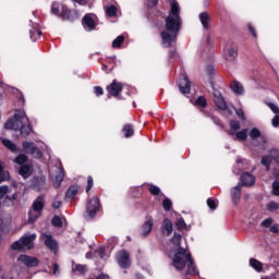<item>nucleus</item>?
Returning <instances> with one entry per match:
<instances>
[{
	"mask_svg": "<svg viewBox=\"0 0 279 279\" xmlns=\"http://www.w3.org/2000/svg\"><path fill=\"white\" fill-rule=\"evenodd\" d=\"M34 241H36V233L25 234L20 240L12 244V250H32L34 247Z\"/></svg>",
	"mask_w": 279,
	"mask_h": 279,
	"instance_id": "39448f33",
	"label": "nucleus"
},
{
	"mask_svg": "<svg viewBox=\"0 0 279 279\" xmlns=\"http://www.w3.org/2000/svg\"><path fill=\"white\" fill-rule=\"evenodd\" d=\"M177 228H179V230H184V228H186V222H184V219L179 218L175 222Z\"/></svg>",
	"mask_w": 279,
	"mask_h": 279,
	"instance_id": "c03bdc74",
	"label": "nucleus"
},
{
	"mask_svg": "<svg viewBox=\"0 0 279 279\" xmlns=\"http://www.w3.org/2000/svg\"><path fill=\"white\" fill-rule=\"evenodd\" d=\"M11 221H12V218H10V216L0 218V231L5 230L8 226H10Z\"/></svg>",
	"mask_w": 279,
	"mask_h": 279,
	"instance_id": "7c9ffc66",
	"label": "nucleus"
},
{
	"mask_svg": "<svg viewBox=\"0 0 279 279\" xmlns=\"http://www.w3.org/2000/svg\"><path fill=\"white\" fill-rule=\"evenodd\" d=\"M72 271L76 276H83V274L88 271V268L86 267V265H80V264H75V262H72Z\"/></svg>",
	"mask_w": 279,
	"mask_h": 279,
	"instance_id": "4be33fe9",
	"label": "nucleus"
},
{
	"mask_svg": "<svg viewBox=\"0 0 279 279\" xmlns=\"http://www.w3.org/2000/svg\"><path fill=\"white\" fill-rule=\"evenodd\" d=\"M97 279H110V278L106 275H100Z\"/></svg>",
	"mask_w": 279,
	"mask_h": 279,
	"instance_id": "69168bd1",
	"label": "nucleus"
},
{
	"mask_svg": "<svg viewBox=\"0 0 279 279\" xmlns=\"http://www.w3.org/2000/svg\"><path fill=\"white\" fill-rule=\"evenodd\" d=\"M52 226H54L56 228H61V226H62V218L58 217V216H54L52 218Z\"/></svg>",
	"mask_w": 279,
	"mask_h": 279,
	"instance_id": "79ce46f5",
	"label": "nucleus"
},
{
	"mask_svg": "<svg viewBox=\"0 0 279 279\" xmlns=\"http://www.w3.org/2000/svg\"><path fill=\"white\" fill-rule=\"evenodd\" d=\"M241 182L244 186H252L256 182V179L250 172H244L241 175Z\"/></svg>",
	"mask_w": 279,
	"mask_h": 279,
	"instance_id": "aec40b11",
	"label": "nucleus"
},
{
	"mask_svg": "<svg viewBox=\"0 0 279 279\" xmlns=\"http://www.w3.org/2000/svg\"><path fill=\"white\" fill-rule=\"evenodd\" d=\"M266 279H276V275H270V276L266 277Z\"/></svg>",
	"mask_w": 279,
	"mask_h": 279,
	"instance_id": "338daca9",
	"label": "nucleus"
},
{
	"mask_svg": "<svg viewBox=\"0 0 279 279\" xmlns=\"http://www.w3.org/2000/svg\"><path fill=\"white\" fill-rule=\"evenodd\" d=\"M52 206H53V208H60V206H62V202L61 201H54L52 203Z\"/></svg>",
	"mask_w": 279,
	"mask_h": 279,
	"instance_id": "e2e57ef3",
	"label": "nucleus"
},
{
	"mask_svg": "<svg viewBox=\"0 0 279 279\" xmlns=\"http://www.w3.org/2000/svg\"><path fill=\"white\" fill-rule=\"evenodd\" d=\"M199 21L205 29H208L210 23V15L208 13L204 12L199 14Z\"/></svg>",
	"mask_w": 279,
	"mask_h": 279,
	"instance_id": "a878e982",
	"label": "nucleus"
},
{
	"mask_svg": "<svg viewBox=\"0 0 279 279\" xmlns=\"http://www.w3.org/2000/svg\"><path fill=\"white\" fill-rule=\"evenodd\" d=\"M162 206H163L165 210L169 211V210H171L173 203H171V199L166 198L162 203Z\"/></svg>",
	"mask_w": 279,
	"mask_h": 279,
	"instance_id": "37998d69",
	"label": "nucleus"
},
{
	"mask_svg": "<svg viewBox=\"0 0 279 279\" xmlns=\"http://www.w3.org/2000/svg\"><path fill=\"white\" fill-rule=\"evenodd\" d=\"M51 13L56 16H62L63 19H68V21H71V19H73V12L62 3L53 2L51 7Z\"/></svg>",
	"mask_w": 279,
	"mask_h": 279,
	"instance_id": "0eeeda50",
	"label": "nucleus"
},
{
	"mask_svg": "<svg viewBox=\"0 0 279 279\" xmlns=\"http://www.w3.org/2000/svg\"><path fill=\"white\" fill-rule=\"evenodd\" d=\"M107 90L112 97H119L121 90H123V85L117 81H113L112 84L107 86Z\"/></svg>",
	"mask_w": 279,
	"mask_h": 279,
	"instance_id": "f3484780",
	"label": "nucleus"
},
{
	"mask_svg": "<svg viewBox=\"0 0 279 279\" xmlns=\"http://www.w3.org/2000/svg\"><path fill=\"white\" fill-rule=\"evenodd\" d=\"M172 265L177 271H184L186 276H198L199 271L191 258V253L184 248H178L173 251Z\"/></svg>",
	"mask_w": 279,
	"mask_h": 279,
	"instance_id": "f03ea898",
	"label": "nucleus"
},
{
	"mask_svg": "<svg viewBox=\"0 0 279 279\" xmlns=\"http://www.w3.org/2000/svg\"><path fill=\"white\" fill-rule=\"evenodd\" d=\"M52 269L54 276H60V266H58V264H52Z\"/></svg>",
	"mask_w": 279,
	"mask_h": 279,
	"instance_id": "6e6d98bb",
	"label": "nucleus"
},
{
	"mask_svg": "<svg viewBox=\"0 0 279 279\" xmlns=\"http://www.w3.org/2000/svg\"><path fill=\"white\" fill-rule=\"evenodd\" d=\"M90 189H93V177H88V179H87L86 193H89Z\"/></svg>",
	"mask_w": 279,
	"mask_h": 279,
	"instance_id": "603ef678",
	"label": "nucleus"
},
{
	"mask_svg": "<svg viewBox=\"0 0 279 279\" xmlns=\"http://www.w3.org/2000/svg\"><path fill=\"white\" fill-rule=\"evenodd\" d=\"M274 157H271V153H270V156H264L262 158V165H264V167H266V171H269V165H271V159Z\"/></svg>",
	"mask_w": 279,
	"mask_h": 279,
	"instance_id": "c9c22d12",
	"label": "nucleus"
},
{
	"mask_svg": "<svg viewBox=\"0 0 279 279\" xmlns=\"http://www.w3.org/2000/svg\"><path fill=\"white\" fill-rule=\"evenodd\" d=\"M151 228H154V221L151 219H148L143 226H142V234L144 236H147L149 232H151Z\"/></svg>",
	"mask_w": 279,
	"mask_h": 279,
	"instance_id": "b1692460",
	"label": "nucleus"
},
{
	"mask_svg": "<svg viewBox=\"0 0 279 279\" xmlns=\"http://www.w3.org/2000/svg\"><path fill=\"white\" fill-rule=\"evenodd\" d=\"M180 92L183 93V95H189L191 93V82L186 77V74L184 71L181 72V77L178 81Z\"/></svg>",
	"mask_w": 279,
	"mask_h": 279,
	"instance_id": "ddd939ff",
	"label": "nucleus"
},
{
	"mask_svg": "<svg viewBox=\"0 0 279 279\" xmlns=\"http://www.w3.org/2000/svg\"><path fill=\"white\" fill-rule=\"evenodd\" d=\"M148 191H150L153 195H158L160 193V187L156 185H149Z\"/></svg>",
	"mask_w": 279,
	"mask_h": 279,
	"instance_id": "09e8293b",
	"label": "nucleus"
},
{
	"mask_svg": "<svg viewBox=\"0 0 279 279\" xmlns=\"http://www.w3.org/2000/svg\"><path fill=\"white\" fill-rule=\"evenodd\" d=\"M41 240L44 241L46 247L53 252V254H58V242L53 239L51 233L41 234Z\"/></svg>",
	"mask_w": 279,
	"mask_h": 279,
	"instance_id": "f8f14e48",
	"label": "nucleus"
},
{
	"mask_svg": "<svg viewBox=\"0 0 279 279\" xmlns=\"http://www.w3.org/2000/svg\"><path fill=\"white\" fill-rule=\"evenodd\" d=\"M182 241V235L174 233V235L172 236V239L170 240V242L172 243V245H174L175 250H182V247H180V243Z\"/></svg>",
	"mask_w": 279,
	"mask_h": 279,
	"instance_id": "cd10ccee",
	"label": "nucleus"
},
{
	"mask_svg": "<svg viewBox=\"0 0 279 279\" xmlns=\"http://www.w3.org/2000/svg\"><path fill=\"white\" fill-rule=\"evenodd\" d=\"M171 11L166 19V31L161 32V45L171 47L178 38V32L182 28V19L180 17V4L178 1L170 0Z\"/></svg>",
	"mask_w": 279,
	"mask_h": 279,
	"instance_id": "f257e3e1",
	"label": "nucleus"
},
{
	"mask_svg": "<svg viewBox=\"0 0 279 279\" xmlns=\"http://www.w3.org/2000/svg\"><path fill=\"white\" fill-rule=\"evenodd\" d=\"M5 178L8 177L5 175V172H3V167L0 166V182H3Z\"/></svg>",
	"mask_w": 279,
	"mask_h": 279,
	"instance_id": "13d9d810",
	"label": "nucleus"
},
{
	"mask_svg": "<svg viewBox=\"0 0 279 279\" xmlns=\"http://www.w3.org/2000/svg\"><path fill=\"white\" fill-rule=\"evenodd\" d=\"M95 90V95H97L99 97V95H104V88H101L100 86H96L94 87Z\"/></svg>",
	"mask_w": 279,
	"mask_h": 279,
	"instance_id": "4d7b16f0",
	"label": "nucleus"
},
{
	"mask_svg": "<svg viewBox=\"0 0 279 279\" xmlns=\"http://www.w3.org/2000/svg\"><path fill=\"white\" fill-rule=\"evenodd\" d=\"M122 132L124 133L125 138L134 136V128L131 124H125L122 129Z\"/></svg>",
	"mask_w": 279,
	"mask_h": 279,
	"instance_id": "c85d7f7f",
	"label": "nucleus"
},
{
	"mask_svg": "<svg viewBox=\"0 0 279 279\" xmlns=\"http://www.w3.org/2000/svg\"><path fill=\"white\" fill-rule=\"evenodd\" d=\"M235 114H238L242 121H245V113L243 112V109H236Z\"/></svg>",
	"mask_w": 279,
	"mask_h": 279,
	"instance_id": "5fc2aeb1",
	"label": "nucleus"
},
{
	"mask_svg": "<svg viewBox=\"0 0 279 279\" xmlns=\"http://www.w3.org/2000/svg\"><path fill=\"white\" fill-rule=\"evenodd\" d=\"M2 144L4 145V147H7V149H9L10 151H16V145L12 143V141L10 140H2Z\"/></svg>",
	"mask_w": 279,
	"mask_h": 279,
	"instance_id": "f704fd0d",
	"label": "nucleus"
},
{
	"mask_svg": "<svg viewBox=\"0 0 279 279\" xmlns=\"http://www.w3.org/2000/svg\"><path fill=\"white\" fill-rule=\"evenodd\" d=\"M268 108H270V110H272L274 114H276V117H274L271 120V124L274 128H278V125H279V107H277L274 102H268Z\"/></svg>",
	"mask_w": 279,
	"mask_h": 279,
	"instance_id": "6ab92c4d",
	"label": "nucleus"
},
{
	"mask_svg": "<svg viewBox=\"0 0 279 279\" xmlns=\"http://www.w3.org/2000/svg\"><path fill=\"white\" fill-rule=\"evenodd\" d=\"M5 130L21 131V136L27 138L32 133V125L29 124V119L25 111H17L14 117L9 119L4 124Z\"/></svg>",
	"mask_w": 279,
	"mask_h": 279,
	"instance_id": "7ed1b4c3",
	"label": "nucleus"
},
{
	"mask_svg": "<svg viewBox=\"0 0 279 279\" xmlns=\"http://www.w3.org/2000/svg\"><path fill=\"white\" fill-rule=\"evenodd\" d=\"M271 223H274V219L272 218H267L262 222V226L264 228H271Z\"/></svg>",
	"mask_w": 279,
	"mask_h": 279,
	"instance_id": "8fccbe9b",
	"label": "nucleus"
},
{
	"mask_svg": "<svg viewBox=\"0 0 279 279\" xmlns=\"http://www.w3.org/2000/svg\"><path fill=\"white\" fill-rule=\"evenodd\" d=\"M104 5H105L106 14L108 16H117L119 12L117 2H113L112 0H104Z\"/></svg>",
	"mask_w": 279,
	"mask_h": 279,
	"instance_id": "2eb2a0df",
	"label": "nucleus"
},
{
	"mask_svg": "<svg viewBox=\"0 0 279 279\" xmlns=\"http://www.w3.org/2000/svg\"><path fill=\"white\" fill-rule=\"evenodd\" d=\"M238 56H239V48L236 47V44L232 41L228 43L223 49L225 60H228V62H234Z\"/></svg>",
	"mask_w": 279,
	"mask_h": 279,
	"instance_id": "6e6552de",
	"label": "nucleus"
},
{
	"mask_svg": "<svg viewBox=\"0 0 279 279\" xmlns=\"http://www.w3.org/2000/svg\"><path fill=\"white\" fill-rule=\"evenodd\" d=\"M17 260L25 265L26 267H36L38 265V259L29 255H21Z\"/></svg>",
	"mask_w": 279,
	"mask_h": 279,
	"instance_id": "dca6fc26",
	"label": "nucleus"
},
{
	"mask_svg": "<svg viewBox=\"0 0 279 279\" xmlns=\"http://www.w3.org/2000/svg\"><path fill=\"white\" fill-rule=\"evenodd\" d=\"M272 195L279 197V181L272 183Z\"/></svg>",
	"mask_w": 279,
	"mask_h": 279,
	"instance_id": "a18cd8bd",
	"label": "nucleus"
},
{
	"mask_svg": "<svg viewBox=\"0 0 279 279\" xmlns=\"http://www.w3.org/2000/svg\"><path fill=\"white\" fill-rule=\"evenodd\" d=\"M17 194L15 192H12V189H10L8 185H1L0 186V207L5 206L9 202H14L16 199Z\"/></svg>",
	"mask_w": 279,
	"mask_h": 279,
	"instance_id": "423d86ee",
	"label": "nucleus"
},
{
	"mask_svg": "<svg viewBox=\"0 0 279 279\" xmlns=\"http://www.w3.org/2000/svg\"><path fill=\"white\" fill-rule=\"evenodd\" d=\"M207 206L208 208H210V210H217V206H219V203L216 199L208 198Z\"/></svg>",
	"mask_w": 279,
	"mask_h": 279,
	"instance_id": "58836bf2",
	"label": "nucleus"
},
{
	"mask_svg": "<svg viewBox=\"0 0 279 279\" xmlns=\"http://www.w3.org/2000/svg\"><path fill=\"white\" fill-rule=\"evenodd\" d=\"M241 189H243V185L238 184L231 190V197L233 204H239V199H241Z\"/></svg>",
	"mask_w": 279,
	"mask_h": 279,
	"instance_id": "412c9836",
	"label": "nucleus"
},
{
	"mask_svg": "<svg viewBox=\"0 0 279 279\" xmlns=\"http://www.w3.org/2000/svg\"><path fill=\"white\" fill-rule=\"evenodd\" d=\"M62 180H64V173L62 172V169H60L59 174L54 178V186H60V184H62Z\"/></svg>",
	"mask_w": 279,
	"mask_h": 279,
	"instance_id": "e433bc0d",
	"label": "nucleus"
},
{
	"mask_svg": "<svg viewBox=\"0 0 279 279\" xmlns=\"http://www.w3.org/2000/svg\"><path fill=\"white\" fill-rule=\"evenodd\" d=\"M250 136L251 138H258V136H260V131L258 129H252V131L250 132Z\"/></svg>",
	"mask_w": 279,
	"mask_h": 279,
	"instance_id": "de8ad7c7",
	"label": "nucleus"
},
{
	"mask_svg": "<svg viewBox=\"0 0 279 279\" xmlns=\"http://www.w3.org/2000/svg\"><path fill=\"white\" fill-rule=\"evenodd\" d=\"M116 260L122 269H128L132 265L130 260V254L126 251H120L116 255Z\"/></svg>",
	"mask_w": 279,
	"mask_h": 279,
	"instance_id": "9d476101",
	"label": "nucleus"
},
{
	"mask_svg": "<svg viewBox=\"0 0 279 279\" xmlns=\"http://www.w3.org/2000/svg\"><path fill=\"white\" fill-rule=\"evenodd\" d=\"M80 189L77 186H71L66 192V197L73 199L77 195Z\"/></svg>",
	"mask_w": 279,
	"mask_h": 279,
	"instance_id": "72a5a7b5",
	"label": "nucleus"
},
{
	"mask_svg": "<svg viewBox=\"0 0 279 279\" xmlns=\"http://www.w3.org/2000/svg\"><path fill=\"white\" fill-rule=\"evenodd\" d=\"M161 228L167 232L168 236L173 232V223L167 218L162 221Z\"/></svg>",
	"mask_w": 279,
	"mask_h": 279,
	"instance_id": "393cba45",
	"label": "nucleus"
},
{
	"mask_svg": "<svg viewBox=\"0 0 279 279\" xmlns=\"http://www.w3.org/2000/svg\"><path fill=\"white\" fill-rule=\"evenodd\" d=\"M100 204L98 197H93L87 202L86 205V217L87 219H93L95 215L99 211Z\"/></svg>",
	"mask_w": 279,
	"mask_h": 279,
	"instance_id": "1a4fd4ad",
	"label": "nucleus"
},
{
	"mask_svg": "<svg viewBox=\"0 0 279 279\" xmlns=\"http://www.w3.org/2000/svg\"><path fill=\"white\" fill-rule=\"evenodd\" d=\"M248 32L252 34V36L254 37V38H256V29L254 28V26H252V25H248Z\"/></svg>",
	"mask_w": 279,
	"mask_h": 279,
	"instance_id": "680f3d73",
	"label": "nucleus"
},
{
	"mask_svg": "<svg viewBox=\"0 0 279 279\" xmlns=\"http://www.w3.org/2000/svg\"><path fill=\"white\" fill-rule=\"evenodd\" d=\"M214 101L219 110H228L226 99H223V96H221V93H219V90H214Z\"/></svg>",
	"mask_w": 279,
	"mask_h": 279,
	"instance_id": "a211bd4d",
	"label": "nucleus"
},
{
	"mask_svg": "<svg viewBox=\"0 0 279 279\" xmlns=\"http://www.w3.org/2000/svg\"><path fill=\"white\" fill-rule=\"evenodd\" d=\"M40 36H43V32H40L36 28L31 29V39L33 41L38 40V38H40Z\"/></svg>",
	"mask_w": 279,
	"mask_h": 279,
	"instance_id": "4c0bfd02",
	"label": "nucleus"
},
{
	"mask_svg": "<svg viewBox=\"0 0 279 279\" xmlns=\"http://www.w3.org/2000/svg\"><path fill=\"white\" fill-rule=\"evenodd\" d=\"M230 128L231 130H234L236 132V130H241V123H239V121H231L230 122Z\"/></svg>",
	"mask_w": 279,
	"mask_h": 279,
	"instance_id": "49530a36",
	"label": "nucleus"
},
{
	"mask_svg": "<svg viewBox=\"0 0 279 279\" xmlns=\"http://www.w3.org/2000/svg\"><path fill=\"white\" fill-rule=\"evenodd\" d=\"M96 256H98L99 258H106V253L104 248H98L96 251Z\"/></svg>",
	"mask_w": 279,
	"mask_h": 279,
	"instance_id": "864d4df0",
	"label": "nucleus"
},
{
	"mask_svg": "<svg viewBox=\"0 0 279 279\" xmlns=\"http://www.w3.org/2000/svg\"><path fill=\"white\" fill-rule=\"evenodd\" d=\"M270 232H272L274 234H278L279 233L278 225H274L272 227H270Z\"/></svg>",
	"mask_w": 279,
	"mask_h": 279,
	"instance_id": "bf43d9fd",
	"label": "nucleus"
},
{
	"mask_svg": "<svg viewBox=\"0 0 279 279\" xmlns=\"http://www.w3.org/2000/svg\"><path fill=\"white\" fill-rule=\"evenodd\" d=\"M266 210H268V213H276V210H279V203L278 202H269L266 205Z\"/></svg>",
	"mask_w": 279,
	"mask_h": 279,
	"instance_id": "2f4dec72",
	"label": "nucleus"
},
{
	"mask_svg": "<svg viewBox=\"0 0 279 279\" xmlns=\"http://www.w3.org/2000/svg\"><path fill=\"white\" fill-rule=\"evenodd\" d=\"M22 146L26 154H31L34 158H43V151L34 145V142H23Z\"/></svg>",
	"mask_w": 279,
	"mask_h": 279,
	"instance_id": "9b49d317",
	"label": "nucleus"
},
{
	"mask_svg": "<svg viewBox=\"0 0 279 279\" xmlns=\"http://www.w3.org/2000/svg\"><path fill=\"white\" fill-rule=\"evenodd\" d=\"M14 162H16V165H25V162H27V156L22 154L14 159Z\"/></svg>",
	"mask_w": 279,
	"mask_h": 279,
	"instance_id": "a19ab883",
	"label": "nucleus"
},
{
	"mask_svg": "<svg viewBox=\"0 0 279 279\" xmlns=\"http://www.w3.org/2000/svg\"><path fill=\"white\" fill-rule=\"evenodd\" d=\"M76 3H80L81 5H85L86 0H74Z\"/></svg>",
	"mask_w": 279,
	"mask_h": 279,
	"instance_id": "0e129e2a",
	"label": "nucleus"
},
{
	"mask_svg": "<svg viewBox=\"0 0 279 279\" xmlns=\"http://www.w3.org/2000/svg\"><path fill=\"white\" fill-rule=\"evenodd\" d=\"M230 86L235 95H243V93H245L243 89V84H241L239 81H233Z\"/></svg>",
	"mask_w": 279,
	"mask_h": 279,
	"instance_id": "5701e85b",
	"label": "nucleus"
},
{
	"mask_svg": "<svg viewBox=\"0 0 279 279\" xmlns=\"http://www.w3.org/2000/svg\"><path fill=\"white\" fill-rule=\"evenodd\" d=\"M83 26L87 32H93L97 27V17L93 14H86L83 17Z\"/></svg>",
	"mask_w": 279,
	"mask_h": 279,
	"instance_id": "4468645a",
	"label": "nucleus"
},
{
	"mask_svg": "<svg viewBox=\"0 0 279 279\" xmlns=\"http://www.w3.org/2000/svg\"><path fill=\"white\" fill-rule=\"evenodd\" d=\"M148 8H154L155 5H158V0H147Z\"/></svg>",
	"mask_w": 279,
	"mask_h": 279,
	"instance_id": "052dcab7",
	"label": "nucleus"
},
{
	"mask_svg": "<svg viewBox=\"0 0 279 279\" xmlns=\"http://www.w3.org/2000/svg\"><path fill=\"white\" fill-rule=\"evenodd\" d=\"M86 258H92V254H90V253H87V254H86Z\"/></svg>",
	"mask_w": 279,
	"mask_h": 279,
	"instance_id": "774afa93",
	"label": "nucleus"
},
{
	"mask_svg": "<svg viewBox=\"0 0 279 279\" xmlns=\"http://www.w3.org/2000/svg\"><path fill=\"white\" fill-rule=\"evenodd\" d=\"M125 40V37H123L122 35L118 36L113 41H112V47L113 49H119L121 47V45H123Z\"/></svg>",
	"mask_w": 279,
	"mask_h": 279,
	"instance_id": "473e14b6",
	"label": "nucleus"
},
{
	"mask_svg": "<svg viewBox=\"0 0 279 279\" xmlns=\"http://www.w3.org/2000/svg\"><path fill=\"white\" fill-rule=\"evenodd\" d=\"M20 175L26 178H29L32 175V167L29 166H22L20 168Z\"/></svg>",
	"mask_w": 279,
	"mask_h": 279,
	"instance_id": "c756f323",
	"label": "nucleus"
},
{
	"mask_svg": "<svg viewBox=\"0 0 279 279\" xmlns=\"http://www.w3.org/2000/svg\"><path fill=\"white\" fill-rule=\"evenodd\" d=\"M250 265L251 267H253V269H255V271H258V272L263 271V263H260V260L256 258H251Z\"/></svg>",
	"mask_w": 279,
	"mask_h": 279,
	"instance_id": "bb28decb",
	"label": "nucleus"
},
{
	"mask_svg": "<svg viewBox=\"0 0 279 279\" xmlns=\"http://www.w3.org/2000/svg\"><path fill=\"white\" fill-rule=\"evenodd\" d=\"M196 105L197 106H202V108H205L206 106V98L205 97H198L197 100H196Z\"/></svg>",
	"mask_w": 279,
	"mask_h": 279,
	"instance_id": "3c124183",
	"label": "nucleus"
},
{
	"mask_svg": "<svg viewBox=\"0 0 279 279\" xmlns=\"http://www.w3.org/2000/svg\"><path fill=\"white\" fill-rule=\"evenodd\" d=\"M235 136L239 141H245L247 138V129H244L243 131L238 132Z\"/></svg>",
	"mask_w": 279,
	"mask_h": 279,
	"instance_id": "ea45409f",
	"label": "nucleus"
},
{
	"mask_svg": "<svg viewBox=\"0 0 279 279\" xmlns=\"http://www.w3.org/2000/svg\"><path fill=\"white\" fill-rule=\"evenodd\" d=\"M44 208H45V197L39 196L34 201L32 208L28 210L29 223H34L39 219L40 215H43Z\"/></svg>",
	"mask_w": 279,
	"mask_h": 279,
	"instance_id": "20e7f679",
	"label": "nucleus"
}]
</instances>
